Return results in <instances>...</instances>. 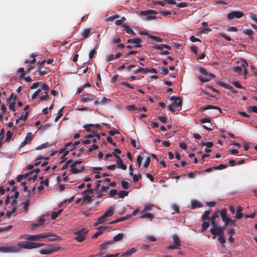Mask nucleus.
Listing matches in <instances>:
<instances>
[{
  "mask_svg": "<svg viewBox=\"0 0 257 257\" xmlns=\"http://www.w3.org/2000/svg\"><path fill=\"white\" fill-rule=\"evenodd\" d=\"M149 37L151 39L155 40L157 42H162L163 41V39L160 37H158L155 36H151V35H149Z\"/></svg>",
  "mask_w": 257,
  "mask_h": 257,
  "instance_id": "obj_45",
  "label": "nucleus"
},
{
  "mask_svg": "<svg viewBox=\"0 0 257 257\" xmlns=\"http://www.w3.org/2000/svg\"><path fill=\"white\" fill-rule=\"evenodd\" d=\"M30 201L29 199H28L25 202H23L22 204H24V209L25 210L26 212H28V209L29 206L30 205Z\"/></svg>",
  "mask_w": 257,
  "mask_h": 257,
  "instance_id": "obj_38",
  "label": "nucleus"
},
{
  "mask_svg": "<svg viewBox=\"0 0 257 257\" xmlns=\"http://www.w3.org/2000/svg\"><path fill=\"white\" fill-rule=\"evenodd\" d=\"M232 84L235 86L236 87L239 89H244V87L242 86L237 81H233Z\"/></svg>",
  "mask_w": 257,
  "mask_h": 257,
  "instance_id": "obj_53",
  "label": "nucleus"
},
{
  "mask_svg": "<svg viewBox=\"0 0 257 257\" xmlns=\"http://www.w3.org/2000/svg\"><path fill=\"white\" fill-rule=\"evenodd\" d=\"M114 59H116V58H115V55L111 54L107 56L106 60L108 62H110Z\"/></svg>",
  "mask_w": 257,
  "mask_h": 257,
  "instance_id": "obj_62",
  "label": "nucleus"
},
{
  "mask_svg": "<svg viewBox=\"0 0 257 257\" xmlns=\"http://www.w3.org/2000/svg\"><path fill=\"white\" fill-rule=\"evenodd\" d=\"M141 72L144 74H146V68L140 67L138 69L134 70V74H138Z\"/></svg>",
  "mask_w": 257,
  "mask_h": 257,
  "instance_id": "obj_40",
  "label": "nucleus"
},
{
  "mask_svg": "<svg viewBox=\"0 0 257 257\" xmlns=\"http://www.w3.org/2000/svg\"><path fill=\"white\" fill-rule=\"evenodd\" d=\"M90 32H91V29L90 28L85 29L82 33L83 38L84 39L87 38L90 34Z\"/></svg>",
  "mask_w": 257,
  "mask_h": 257,
  "instance_id": "obj_37",
  "label": "nucleus"
},
{
  "mask_svg": "<svg viewBox=\"0 0 257 257\" xmlns=\"http://www.w3.org/2000/svg\"><path fill=\"white\" fill-rule=\"evenodd\" d=\"M221 216L223 222L224 223L225 226H227L229 224L230 218L227 215V210L223 208L221 210Z\"/></svg>",
  "mask_w": 257,
  "mask_h": 257,
  "instance_id": "obj_9",
  "label": "nucleus"
},
{
  "mask_svg": "<svg viewBox=\"0 0 257 257\" xmlns=\"http://www.w3.org/2000/svg\"><path fill=\"white\" fill-rule=\"evenodd\" d=\"M199 71L200 73H201L203 75L208 76H209L210 77H211V78H215V75L214 74L208 73L206 71V70L205 68H202V67L199 68Z\"/></svg>",
  "mask_w": 257,
  "mask_h": 257,
  "instance_id": "obj_20",
  "label": "nucleus"
},
{
  "mask_svg": "<svg viewBox=\"0 0 257 257\" xmlns=\"http://www.w3.org/2000/svg\"><path fill=\"white\" fill-rule=\"evenodd\" d=\"M106 218V217L103 214L97 219V221L94 224V225L96 226L99 224L103 223L105 221Z\"/></svg>",
  "mask_w": 257,
  "mask_h": 257,
  "instance_id": "obj_30",
  "label": "nucleus"
},
{
  "mask_svg": "<svg viewBox=\"0 0 257 257\" xmlns=\"http://www.w3.org/2000/svg\"><path fill=\"white\" fill-rule=\"evenodd\" d=\"M142 42V40L140 38H133L131 39H128L127 40V43H132L135 44L134 47L135 48H140L142 47V45L141 43Z\"/></svg>",
  "mask_w": 257,
  "mask_h": 257,
  "instance_id": "obj_11",
  "label": "nucleus"
},
{
  "mask_svg": "<svg viewBox=\"0 0 257 257\" xmlns=\"http://www.w3.org/2000/svg\"><path fill=\"white\" fill-rule=\"evenodd\" d=\"M17 72L18 73H21V75H20V78H23L26 74L27 71H25L23 68H19Z\"/></svg>",
  "mask_w": 257,
  "mask_h": 257,
  "instance_id": "obj_42",
  "label": "nucleus"
},
{
  "mask_svg": "<svg viewBox=\"0 0 257 257\" xmlns=\"http://www.w3.org/2000/svg\"><path fill=\"white\" fill-rule=\"evenodd\" d=\"M157 12L155 10H147V11H142L141 12V15H143V16H148L149 15H150V14H155V15H156L157 14Z\"/></svg>",
  "mask_w": 257,
  "mask_h": 257,
  "instance_id": "obj_29",
  "label": "nucleus"
},
{
  "mask_svg": "<svg viewBox=\"0 0 257 257\" xmlns=\"http://www.w3.org/2000/svg\"><path fill=\"white\" fill-rule=\"evenodd\" d=\"M122 188L124 189H128L130 188L132 185V182L131 180L128 179H124L121 182Z\"/></svg>",
  "mask_w": 257,
  "mask_h": 257,
  "instance_id": "obj_14",
  "label": "nucleus"
},
{
  "mask_svg": "<svg viewBox=\"0 0 257 257\" xmlns=\"http://www.w3.org/2000/svg\"><path fill=\"white\" fill-rule=\"evenodd\" d=\"M114 212V209L113 207H109L107 210L103 213V215L106 217L111 216Z\"/></svg>",
  "mask_w": 257,
  "mask_h": 257,
  "instance_id": "obj_25",
  "label": "nucleus"
},
{
  "mask_svg": "<svg viewBox=\"0 0 257 257\" xmlns=\"http://www.w3.org/2000/svg\"><path fill=\"white\" fill-rule=\"evenodd\" d=\"M217 84L225 88H230L228 87V84L223 83L221 81L217 82Z\"/></svg>",
  "mask_w": 257,
  "mask_h": 257,
  "instance_id": "obj_60",
  "label": "nucleus"
},
{
  "mask_svg": "<svg viewBox=\"0 0 257 257\" xmlns=\"http://www.w3.org/2000/svg\"><path fill=\"white\" fill-rule=\"evenodd\" d=\"M154 48L155 49H158L160 50H162L164 48H166L168 50L171 49V47L170 46L166 45V44H160V45H155L154 46Z\"/></svg>",
  "mask_w": 257,
  "mask_h": 257,
  "instance_id": "obj_26",
  "label": "nucleus"
},
{
  "mask_svg": "<svg viewBox=\"0 0 257 257\" xmlns=\"http://www.w3.org/2000/svg\"><path fill=\"white\" fill-rule=\"evenodd\" d=\"M146 73L148 72H151L153 73H157V71L155 68H146Z\"/></svg>",
  "mask_w": 257,
  "mask_h": 257,
  "instance_id": "obj_57",
  "label": "nucleus"
},
{
  "mask_svg": "<svg viewBox=\"0 0 257 257\" xmlns=\"http://www.w3.org/2000/svg\"><path fill=\"white\" fill-rule=\"evenodd\" d=\"M117 166L118 168L123 170H125L127 168L126 165L123 164V162H117Z\"/></svg>",
  "mask_w": 257,
  "mask_h": 257,
  "instance_id": "obj_49",
  "label": "nucleus"
},
{
  "mask_svg": "<svg viewBox=\"0 0 257 257\" xmlns=\"http://www.w3.org/2000/svg\"><path fill=\"white\" fill-rule=\"evenodd\" d=\"M118 194V192L115 189H112L109 191V197H113L115 195Z\"/></svg>",
  "mask_w": 257,
  "mask_h": 257,
  "instance_id": "obj_54",
  "label": "nucleus"
},
{
  "mask_svg": "<svg viewBox=\"0 0 257 257\" xmlns=\"http://www.w3.org/2000/svg\"><path fill=\"white\" fill-rule=\"evenodd\" d=\"M227 233L229 234L230 236H232L233 234L235 233V230L234 228L229 227L227 230Z\"/></svg>",
  "mask_w": 257,
  "mask_h": 257,
  "instance_id": "obj_64",
  "label": "nucleus"
},
{
  "mask_svg": "<svg viewBox=\"0 0 257 257\" xmlns=\"http://www.w3.org/2000/svg\"><path fill=\"white\" fill-rule=\"evenodd\" d=\"M137 249L133 247L129 250H127L125 252L122 254L121 256L122 257H129L133 253L136 252L137 251Z\"/></svg>",
  "mask_w": 257,
  "mask_h": 257,
  "instance_id": "obj_19",
  "label": "nucleus"
},
{
  "mask_svg": "<svg viewBox=\"0 0 257 257\" xmlns=\"http://www.w3.org/2000/svg\"><path fill=\"white\" fill-rule=\"evenodd\" d=\"M41 89L42 90L44 91V93L45 94L44 95L40 96L39 98L41 101H45L49 99V97L48 95V91H49V86L47 84L45 83H43L41 86Z\"/></svg>",
  "mask_w": 257,
  "mask_h": 257,
  "instance_id": "obj_8",
  "label": "nucleus"
},
{
  "mask_svg": "<svg viewBox=\"0 0 257 257\" xmlns=\"http://www.w3.org/2000/svg\"><path fill=\"white\" fill-rule=\"evenodd\" d=\"M172 209L174 211V212L172 213V214H174L175 213H179L180 212L179 207L176 204L172 205Z\"/></svg>",
  "mask_w": 257,
  "mask_h": 257,
  "instance_id": "obj_47",
  "label": "nucleus"
},
{
  "mask_svg": "<svg viewBox=\"0 0 257 257\" xmlns=\"http://www.w3.org/2000/svg\"><path fill=\"white\" fill-rule=\"evenodd\" d=\"M211 118L210 117H206V118H203L202 119H201L200 120V121L201 123H206V122H208V123H210V126L212 125V124L211 123Z\"/></svg>",
  "mask_w": 257,
  "mask_h": 257,
  "instance_id": "obj_44",
  "label": "nucleus"
},
{
  "mask_svg": "<svg viewBox=\"0 0 257 257\" xmlns=\"http://www.w3.org/2000/svg\"><path fill=\"white\" fill-rule=\"evenodd\" d=\"M243 33L246 35H248L249 36V39L251 40V41H253V39H254V38L252 36V35H253L254 34V32L253 31L251 30V29H245V30L243 31Z\"/></svg>",
  "mask_w": 257,
  "mask_h": 257,
  "instance_id": "obj_27",
  "label": "nucleus"
},
{
  "mask_svg": "<svg viewBox=\"0 0 257 257\" xmlns=\"http://www.w3.org/2000/svg\"><path fill=\"white\" fill-rule=\"evenodd\" d=\"M44 243L32 242H19L17 245L12 246H0V252H19L21 248L33 249L43 246Z\"/></svg>",
  "mask_w": 257,
  "mask_h": 257,
  "instance_id": "obj_1",
  "label": "nucleus"
},
{
  "mask_svg": "<svg viewBox=\"0 0 257 257\" xmlns=\"http://www.w3.org/2000/svg\"><path fill=\"white\" fill-rule=\"evenodd\" d=\"M50 235H51L50 234L47 233H42L36 235L26 234L24 236V238L30 241H40L48 237Z\"/></svg>",
  "mask_w": 257,
  "mask_h": 257,
  "instance_id": "obj_3",
  "label": "nucleus"
},
{
  "mask_svg": "<svg viewBox=\"0 0 257 257\" xmlns=\"http://www.w3.org/2000/svg\"><path fill=\"white\" fill-rule=\"evenodd\" d=\"M126 109L130 111L138 110V108L136 107L135 104L130 105L127 106Z\"/></svg>",
  "mask_w": 257,
  "mask_h": 257,
  "instance_id": "obj_55",
  "label": "nucleus"
},
{
  "mask_svg": "<svg viewBox=\"0 0 257 257\" xmlns=\"http://www.w3.org/2000/svg\"><path fill=\"white\" fill-rule=\"evenodd\" d=\"M132 176H133V181L134 182H137L139 180L142 179V176H141V174H140V173L138 174V175L137 174H133Z\"/></svg>",
  "mask_w": 257,
  "mask_h": 257,
  "instance_id": "obj_41",
  "label": "nucleus"
},
{
  "mask_svg": "<svg viewBox=\"0 0 257 257\" xmlns=\"http://www.w3.org/2000/svg\"><path fill=\"white\" fill-rule=\"evenodd\" d=\"M33 138V136L31 133H28L25 139V140L22 143L23 146L29 144L31 143Z\"/></svg>",
  "mask_w": 257,
  "mask_h": 257,
  "instance_id": "obj_16",
  "label": "nucleus"
},
{
  "mask_svg": "<svg viewBox=\"0 0 257 257\" xmlns=\"http://www.w3.org/2000/svg\"><path fill=\"white\" fill-rule=\"evenodd\" d=\"M209 225H210L209 222L204 221V222H203V223L202 224V231H204L206 230L207 229L209 226Z\"/></svg>",
  "mask_w": 257,
  "mask_h": 257,
  "instance_id": "obj_39",
  "label": "nucleus"
},
{
  "mask_svg": "<svg viewBox=\"0 0 257 257\" xmlns=\"http://www.w3.org/2000/svg\"><path fill=\"white\" fill-rule=\"evenodd\" d=\"M219 215H221V210H218L213 212L212 215L210 217V220H216Z\"/></svg>",
  "mask_w": 257,
  "mask_h": 257,
  "instance_id": "obj_32",
  "label": "nucleus"
},
{
  "mask_svg": "<svg viewBox=\"0 0 257 257\" xmlns=\"http://www.w3.org/2000/svg\"><path fill=\"white\" fill-rule=\"evenodd\" d=\"M154 207L153 204H148L145 205L144 209L142 211V212H147L148 211H150L153 209Z\"/></svg>",
  "mask_w": 257,
  "mask_h": 257,
  "instance_id": "obj_34",
  "label": "nucleus"
},
{
  "mask_svg": "<svg viewBox=\"0 0 257 257\" xmlns=\"http://www.w3.org/2000/svg\"><path fill=\"white\" fill-rule=\"evenodd\" d=\"M60 247L52 245H47L46 247L40 250V253L42 254H49L53 252L59 250Z\"/></svg>",
  "mask_w": 257,
  "mask_h": 257,
  "instance_id": "obj_5",
  "label": "nucleus"
},
{
  "mask_svg": "<svg viewBox=\"0 0 257 257\" xmlns=\"http://www.w3.org/2000/svg\"><path fill=\"white\" fill-rule=\"evenodd\" d=\"M173 105L175 107H181L182 105V100L180 97L176 98L173 102Z\"/></svg>",
  "mask_w": 257,
  "mask_h": 257,
  "instance_id": "obj_21",
  "label": "nucleus"
},
{
  "mask_svg": "<svg viewBox=\"0 0 257 257\" xmlns=\"http://www.w3.org/2000/svg\"><path fill=\"white\" fill-rule=\"evenodd\" d=\"M123 28H124L126 32L128 34H131L132 35H136V34L135 32L132 30V29L128 25L127 23H124L122 25Z\"/></svg>",
  "mask_w": 257,
  "mask_h": 257,
  "instance_id": "obj_17",
  "label": "nucleus"
},
{
  "mask_svg": "<svg viewBox=\"0 0 257 257\" xmlns=\"http://www.w3.org/2000/svg\"><path fill=\"white\" fill-rule=\"evenodd\" d=\"M88 230L86 228H82L80 230L74 232V239L78 242H82L85 239L88 233Z\"/></svg>",
  "mask_w": 257,
  "mask_h": 257,
  "instance_id": "obj_4",
  "label": "nucleus"
},
{
  "mask_svg": "<svg viewBox=\"0 0 257 257\" xmlns=\"http://www.w3.org/2000/svg\"><path fill=\"white\" fill-rule=\"evenodd\" d=\"M123 237H124V235L123 233H118L114 236L112 240H107V241H105L103 243H102L101 247H103L106 244H111L114 241H120L123 239Z\"/></svg>",
  "mask_w": 257,
  "mask_h": 257,
  "instance_id": "obj_6",
  "label": "nucleus"
},
{
  "mask_svg": "<svg viewBox=\"0 0 257 257\" xmlns=\"http://www.w3.org/2000/svg\"><path fill=\"white\" fill-rule=\"evenodd\" d=\"M217 239H218V240L219 241V242L221 243L222 244L225 243L226 242V240L224 237L223 234L218 236Z\"/></svg>",
  "mask_w": 257,
  "mask_h": 257,
  "instance_id": "obj_52",
  "label": "nucleus"
},
{
  "mask_svg": "<svg viewBox=\"0 0 257 257\" xmlns=\"http://www.w3.org/2000/svg\"><path fill=\"white\" fill-rule=\"evenodd\" d=\"M243 16V13L241 11H232L227 15V18L229 20H232L234 18L239 19Z\"/></svg>",
  "mask_w": 257,
  "mask_h": 257,
  "instance_id": "obj_7",
  "label": "nucleus"
},
{
  "mask_svg": "<svg viewBox=\"0 0 257 257\" xmlns=\"http://www.w3.org/2000/svg\"><path fill=\"white\" fill-rule=\"evenodd\" d=\"M140 217L141 219L147 218L150 221H152L155 218V215L152 213L141 211Z\"/></svg>",
  "mask_w": 257,
  "mask_h": 257,
  "instance_id": "obj_13",
  "label": "nucleus"
},
{
  "mask_svg": "<svg viewBox=\"0 0 257 257\" xmlns=\"http://www.w3.org/2000/svg\"><path fill=\"white\" fill-rule=\"evenodd\" d=\"M200 156H201V158L202 159H203L207 157L210 156V155H208V154H205L201 155V154H198V157H195L194 158V161H198V159H200Z\"/></svg>",
  "mask_w": 257,
  "mask_h": 257,
  "instance_id": "obj_51",
  "label": "nucleus"
},
{
  "mask_svg": "<svg viewBox=\"0 0 257 257\" xmlns=\"http://www.w3.org/2000/svg\"><path fill=\"white\" fill-rule=\"evenodd\" d=\"M37 56V54H32L31 55V57L33 58L32 60L31 61H30L29 60H26L25 61V64H27L29 63H31L32 64L35 63L36 61V59L35 57Z\"/></svg>",
  "mask_w": 257,
  "mask_h": 257,
  "instance_id": "obj_35",
  "label": "nucleus"
},
{
  "mask_svg": "<svg viewBox=\"0 0 257 257\" xmlns=\"http://www.w3.org/2000/svg\"><path fill=\"white\" fill-rule=\"evenodd\" d=\"M211 77H210L208 76H206L205 77H200L199 78V80L202 82L204 83L206 82H208L210 80Z\"/></svg>",
  "mask_w": 257,
  "mask_h": 257,
  "instance_id": "obj_46",
  "label": "nucleus"
},
{
  "mask_svg": "<svg viewBox=\"0 0 257 257\" xmlns=\"http://www.w3.org/2000/svg\"><path fill=\"white\" fill-rule=\"evenodd\" d=\"M93 98V95L92 94H83L81 95V100L83 102H85L87 101L88 100H91Z\"/></svg>",
  "mask_w": 257,
  "mask_h": 257,
  "instance_id": "obj_18",
  "label": "nucleus"
},
{
  "mask_svg": "<svg viewBox=\"0 0 257 257\" xmlns=\"http://www.w3.org/2000/svg\"><path fill=\"white\" fill-rule=\"evenodd\" d=\"M233 71L239 74H241L242 73V68L240 66H235L233 67Z\"/></svg>",
  "mask_w": 257,
  "mask_h": 257,
  "instance_id": "obj_48",
  "label": "nucleus"
},
{
  "mask_svg": "<svg viewBox=\"0 0 257 257\" xmlns=\"http://www.w3.org/2000/svg\"><path fill=\"white\" fill-rule=\"evenodd\" d=\"M226 167H227V166H226L224 164H220L218 166L214 167L213 169L215 170H222V169L225 168Z\"/></svg>",
  "mask_w": 257,
  "mask_h": 257,
  "instance_id": "obj_59",
  "label": "nucleus"
},
{
  "mask_svg": "<svg viewBox=\"0 0 257 257\" xmlns=\"http://www.w3.org/2000/svg\"><path fill=\"white\" fill-rule=\"evenodd\" d=\"M220 36L227 41H230L232 40V38L230 37L227 36L224 33H221Z\"/></svg>",
  "mask_w": 257,
  "mask_h": 257,
  "instance_id": "obj_61",
  "label": "nucleus"
},
{
  "mask_svg": "<svg viewBox=\"0 0 257 257\" xmlns=\"http://www.w3.org/2000/svg\"><path fill=\"white\" fill-rule=\"evenodd\" d=\"M50 146V145H49V143L47 142V143L43 144L41 145L40 146H39V147H38L37 148V150H41L44 148L49 147Z\"/></svg>",
  "mask_w": 257,
  "mask_h": 257,
  "instance_id": "obj_50",
  "label": "nucleus"
},
{
  "mask_svg": "<svg viewBox=\"0 0 257 257\" xmlns=\"http://www.w3.org/2000/svg\"><path fill=\"white\" fill-rule=\"evenodd\" d=\"M82 162H74V163L71 165V171L72 173L77 174L82 172L84 169V167L83 166H82L80 169H78L76 167L77 165H79Z\"/></svg>",
  "mask_w": 257,
  "mask_h": 257,
  "instance_id": "obj_10",
  "label": "nucleus"
},
{
  "mask_svg": "<svg viewBox=\"0 0 257 257\" xmlns=\"http://www.w3.org/2000/svg\"><path fill=\"white\" fill-rule=\"evenodd\" d=\"M95 127L97 128H100L101 127V125L99 124H86L84 125V127L85 128V130L87 132H90L91 131V129L90 128V127Z\"/></svg>",
  "mask_w": 257,
  "mask_h": 257,
  "instance_id": "obj_24",
  "label": "nucleus"
},
{
  "mask_svg": "<svg viewBox=\"0 0 257 257\" xmlns=\"http://www.w3.org/2000/svg\"><path fill=\"white\" fill-rule=\"evenodd\" d=\"M211 234L214 236H220L223 234V232H221V229L218 226L210 229Z\"/></svg>",
  "mask_w": 257,
  "mask_h": 257,
  "instance_id": "obj_15",
  "label": "nucleus"
},
{
  "mask_svg": "<svg viewBox=\"0 0 257 257\" xmlns=\"http://www.w3.org/2000/svg\"><path fill=\"white\" fill-rule=\"evenodd\" d=\"M63 109H64V107H63L61 109H60L58 111V115L55 118V122L58 121L59 120V119L62 116V115H63L62 111H63Z\"/></svg>",
  "mask_w": 257,
  "mask_h": 257,
  "instance_id": "obj_36",
  "label": "nucleus"
},
{
  "mask_svg": "<svg viewBox=\"0 0 257 257\" xmlns=\"http://www.w3.org/2000/svg\"><path fill=\"white\" fill-rule=\"evenodd\" d=\"M42 91V89L40 88L38 89L32 96V99H34L36 98V97L40 94L41 92Z\"/></svg>",
  "mask_w": 257,
  "mask_h": 257,
  "instance_id": "obj_56",
  "label": "nucleus"
},
{
  "mask_svg": "<svg viewBox=\"0 0 257 257\" xmlns=\"http://www.w3.org/2000/svg\"><path fill=\"white\" fill-rule=\"evenodd\" d=\"M46 220L44 218H40L37 221V223L33 224L31 225V228L32 229L36 228L37 227L40 226V225H43L45 222Z\"/></svg>",
  "mask_w": 257,
  "mask_h": 257,
  "instance_id": "obj_22",
  "label": "nucleus"
},
{
  "mask_svg": "<svg viewBox=\"0 0 257 257\" xmlns=\"http://www.w3.org/2000/svg\"><path fill=\"white\" fill-rule=\"evenodd\" d=\"M47 233L50 234L51 235L47 237V240L49 241H57L60 239L59 236H57L55 234L52 233L51 232H46Z\"/></svg>",
  "mask_w": 257,
  "mask_h": 257,
  "instance_id": "obj_23",
  "label": "nucleus"
},
{
  "mask_svg": "<svg viewBox=\"0 0 257 257\" xmlns=\"http://www.w3.org/2000/svg\"><path fill=\"white\" fill-rule=\"evenodd\" d=\"M118 196L119 198H122L125 196H127L128 194V192L126 191H120L118 193Z\"/></svg>",
  "mask_w": 257,
  "mask_h": 257,
  "instance_id": "obj_43",
  "label": "nucleus"
},
{
  "mask_svg": "<svg viewBox=\"0 0 257 257\" xmlns=\"http://www.w3.org/2000/svg\"><path fill=\"white\" fill-rule=\"evenodd\" d=\"M172 238L173 240L174 243L178 246L179 247H180L181 243L179 237L177 235H174L172 236Z\"/></svg>",
  "mask_w": 257,
  "mask_h": 257,
  "instance_id": "obj_31",
  "label": "nucleus"
},
{
  "mask_svg": "<svg viewBox=\"0 0 257 257\" xmlns=\"http://www.w3.org/2000/svg\"><path fill=\"white\" fill-rule=\"evenodd\" d=\"M202 206V204L198 201H193L191 203V207L192 208H199Z\"/></svg>",
  "mask_w": 257,
  "mask_h": 257,
  "instance_id": "obj_33",
  "label": "nucleus"
},
{
  "mask_svg": "<svg viewBox=\"0 0 257 257\" xmlns=\"http://www.w3.org/2000/svg\"><path fill=\"white\" fill-rule=\"evenodd\" d=\"M96 51H95V49H92L90 52H89V59H92L93 58L94 55L96 54Z\"/></svg>",
  "mask_w": 257,
  "mask_h": 257,
  "instance_id": "obj_63",
  "label": "nucleus"
},
{
  "mask_svg": "<svg viewBox=\"0 0 257 257\" xmlns=\"http://www.w3.org/2000/svg\"><path fill=\"white\" fill-rule=\"evenodd\" d=\"M210 213V210H206L204 211L203 214L201 216V219L203 221H205L206 220H210V218L209 216Z\"/></svg>",
  "mask_w": 257,
  "mask_h": 257,
  "instance_id": "obj_28",
  "label": "nucleus"
},
{
  "mask_svg": "<svg viewBox=\"0 0 257 257\" xmlns=\"http://www.w3.org/2000/svg\"><path fill=\"white\" fill-rule=\"evenodd\" d=\"M15 104L16 102L15 101L10 103L9 109L10 110L13 111H15Z\"/></svg>",
  "mask_w": 257,
  "mask_h": 257,
  "instance_id": "obj_58",
  "label": "nucleus"
},
{
  "mask_svg": "<svg viewBox=\"0 0 257 257\" xmlns=\"http://www.w3.org/2000/svg\"><path fill=\"white\" fill-rule=\"evenodd\" d=\"M151 161V158L148 154L144 151L138 156L137 161Z\"/></svg>",
  "mask_w": 257,
  "mask_h": 257,
  "instance_id": "obj_12",
  "label": "nucleus"
},
{
  "mask_svg": "<svg viewBox=\"0 0 257 257\" xmlns=\"http://www.w3.org/2000/svg\"><path fill=\"white\" fill-rule=\"evenodd\" d=\"M75 149V147L73 146L72 142L66 144L65 145V147L60 151V154H63L61 157L62 161H66V160H67V161H73L72 159H69L68 157H66V156L69 154L70 153V155L73 156L75 155L76 151H74Z\"/></svg>",
  "mask_w": 257,
  "mask_h": 257,
  "instance_id": "obj_2",
  "label": "nucleus"
}]
</instances>
